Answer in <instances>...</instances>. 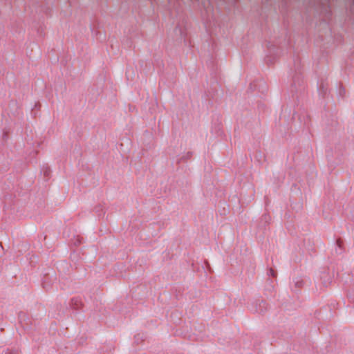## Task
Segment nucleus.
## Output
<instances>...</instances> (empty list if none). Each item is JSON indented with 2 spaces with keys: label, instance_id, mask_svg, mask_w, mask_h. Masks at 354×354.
<instances>
[{
  "label": "nucleus",
  "instance_id": "obj_4",
  "mask_svg": "<svg viewBox=\"0 0 354 354\" xmlns=\"http://www.w3.org/2000/svg\"><path fill=\"white\" fill-rule=\"evenodd\" d=\"M6 354H17V353L16 351L7 350V351L6 352Z\"/></svg>",
  "mask_w": 354,
  "mask_h": 354
},
{
  "label": "nucleus",
  "instance_id": "obj_1",
  "mask_svg": "<svg viewBox=\"0 0 354 354\" xmlns=\"http://www.w3.org/2000/svg\"><path fill=\"white\" fill-rule=\"evenodd\" d=\"M268 310V305L266 301L257 300L252 306L251 310L259 314H263Z\"/></svg>",
  "mask_w": 354,
  "mask_h": 354
},
{
  "label": "nucleus",
  "instance_id": "obj_3",
  "mask_svg": "<svg viewBox=\"0 0 354 354\" xmlns=\"http://www.w3.org/2000/svg\"><path fill=\"white\" fill-rule=\"evenodd\" d=\"M268 274V275H270L273 277H275L277 275L275 271L272 268L269 269Z\"/></svg>",
  "mask_w": 354,
  "mask_h": 354
},
{
  "label": "nucleus",
  "instance_id": "obj_5",
  "mask_svg": "<svg viewBox=\"0 0 354 354\" xmlns=\"http://www.w3.org/2000/svg\"><path fill=\"white\" fill-rule=\"evenodd\" d=\"M351 10H352V12H354V0H353V4L351 6Z\"/></svg>",
  "mask_w": 354,
  "mask_h": 354
},
{
  "label": "nucleus",
  "instance_id": "obj_2",
  "mask_svg": "<svg viewBox=\"0 0 354 354\" xmlns=\"http://www.w3.org/2000/svg\"><path fill=\"white\" fill-rule=\"evenodd\" d=\"M344 249L342 246V243L340 239H337L336 241V244L335 247V253L337 254H340L343 252Z\"/></svg>",
  "mask_w": 354,
  "mask_h": 354
}]
</instances>
